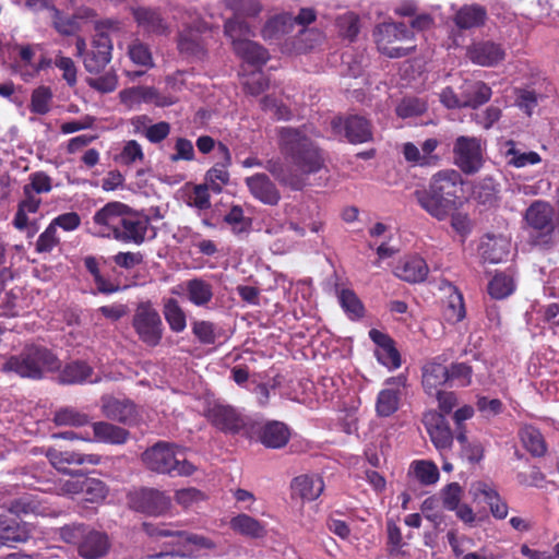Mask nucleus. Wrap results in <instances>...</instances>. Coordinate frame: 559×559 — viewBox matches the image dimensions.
Wrapping results in <instances>:
<instances>
[{
    "label": "nucleus",
    "mask_w": 559,
    "mask_h": 559,
    "mask_svg": "<svg viewBox=\"0 0 559 559\" xmlns=\"http://www.w3.org/2000/svg\"><path fill=\"white\" fill-rule=\"evenodd\" d=\"M52 92L47 86L35 88L31 97V110L38 115H45L50 110Z\"/></svg>",
    "instance_id": "nucleus-50"
},
{
    "label": "nucleus",
    "mask_w": 559,
    "mask_h": 559,
    "mask_svg": "<svg viewBox=\"0 0 559 559\" xmlns=\"http://www.w3.org/2000/svg\"><path fill=\"white\" fill-rule=\"evenodd\" d=\"M413 469L423 485H432L439 479V469L431 461H416L413 463Z\"/></svg>",
    "instance_id": "nucleus-48"
},
{
    "label": "nucleus",
    "mask_w": 559,
    "mask_h": 559,
    "mask_svg": "<svg viewBox=\"0 0 559 559\" xmlns=\"http://www.w3.org/2000/svg\"><path fill=\"white\" fill-rule=\"evenodd\" d=\"M132 325L140 340L148 346H156L162 340L163 324L152 304L141 302L135 309Z\"/></svg>",
    "instance_id": "nucleus-7"
},
{
    "label": "nucleus",
    "mask_w": 559,
    "mask_h": 559,
    "mask_svg": "<svg viewBox=\"0 0 559 559\" xmlns=\"http://www.w3.org/2000/svg\"><path fill=\"white\" fill-rule=\"evenodd\" d=\"M164 316L170 329L181 332L186 329V314L176 299H168L164 306Z\"/></svg>",
    "instance_id": "nucleus-43"
},
{
    "label": "nucleus",
    "mask_w": 559,
    "mask_h": 559,
    "mask_svg": "<svg viewBox=\"0 0 559 559\" xmlns=\"http://www.w3.org/2000/svg\"><path fill=\"white\" fill-rule=\"evenodd\" d=\"M520 437L524 448L535 456H540L546 452V444L539 430L533 426H525L520 431Z\"/></svg>",
    "instance_id": "nucleus-40"
},
{
    "label": "nucleus",
    "mask_w": 559,
    "mask_h": 559,
    "mask_svg": "<svg viewBox=\"0 0 559 559\" xmlns=\"http://www.w3.org/2000/svg\"><path fill=\"white\" fill-rule=\"evenodd\" d=\"M453 159L464 174H476L484 164L480 140L475 136H459L453 145Z\"/></svg>",
    "instance_id": "nucleus-8"
},
{
    "label": "nucleus",
    "mask_w": 559,
    "mask_h": 559,
    "mask_svg": "<svg viewBox=\"0 0 559 559\" xmlns=\"http://www.w3.org/2000/svg\"><path fill=\"white\" fill-rule=\"evenodd\" d=\"M323 39L321 32L314 28H304L299 32L297 48L299 50L312 49L316 45L320 44Z\"/></svg>",
    "instance_id": "nucleus-64"
},
{
    "label": "nucleus",
    "mask_w": 559,
    "mask_h": 559,
    "mask_svg": "<svg viewBox=\"0 0 559 559\" xmlns=\"http://www.w3.org/2000/svg\"><path fill=\"white\" fill-rule=\"evenodd\" d=\"M290 438V430L282 421L271 420L258 430L259 441L269 449L284 448Z\"/></svg>",
    "instance_id": "nucleus-19"
},
{
    "label": "nucleus",
    "mask_w": 559,
    "mask_h": 559,
    "mask_svg": "<svg viewBox=\"0 0 559 559\" xmlns=\"http://www.w3.org/2000/svg\"><path fill=\"white\" fill-rule=\"evenodd\" d=\"M336 26L343 37L353 40L359 32L358 16L353 12H346L336 19Z\"/></svg>",
    "instance_id": "nucleus-55"
},
{
    "label": "nucleus",
    "mask_w": 559,
    "mask_h": 559,
    "mask_svg": "<svg viewBox=\"0 0 559 559\" xmlns=\"http://www.w3.org/2000/svg\"><path fill=\"white\" fill-rule=\"evenodd\" d=\"M464 107L477 108L491 97V88L484 82L465 81L457 87Z\"/></svg>",
    "instance_id": "nucleus-22"
},
{
    "label": "nucleus",
    "mask_w": 559,
    "mask_h": 559,
    "mask_svg": "<svg viewBox=\"0 0 559 559\" xmlns=\"http://www.w3.org/2000/svg\"><path fill=\"white\" fill-rule=\"evenodd\" d=\"M484 261L499 263L508 255V242L502 238L488 237L480 246Z\"/></svg>",
    "instance_id": "nucleus-36"
},
{
    "label": "nucleus",
    "mask_w": 559,
    "mask_h": 559,
    "mask_svg": "<svg viewBox=\"0 0 559 559\" xmlns=\"http://www.w3.org/2000/svg\"><path fill=\"white\" fill-rule=\"evenodd\" d=\"M487 17V11L478 4L462 7L454 15V23L460 29L481 26Z\"/></svg>",
    "instance_id": "nucleus-30"
},
{
    "label": "nucleus",
    "mask_w": 559,
    "mask_h": 559,
    "mask_svg": "<svg viewBox=\"0 0 559 559\" xmlns=\"http://www.w3.org/2000/svg\"><path fill=\"white\" fill-rule=\"evenodd\" d=\"M96 441L109 444H123L129 439V431L122 427L108 421H96L92 424Z\"/></svg>",
    "instance_id": "nucleus-29"
},
{
    "label": "nucleus",
    "mask_w": 559,
    "mask_h": 559,
    "mask_svg": "<svg viewBox=\"0 0 559 559\" xmlns=\"http://www.w3.org/2000/svg\"><path fill=\"white\" fill-rule=\"evenodd\" d=\"M227 9L231 10L235 16H255L261 11L258 0H224Z\"/></svg>",
    "instance_id": "nucleus-51"
},
{
    "label": "nucleus",
    "mask_w": 559,
    "mask_h": 559,
    "mask_svg": "<svg viewBox=\"0 0 559 559\" xmlns=\"http://www.w3.org/2000/svg\"><path fill=\"white\" fill-rule=\"evenodd\" d=\"M29 538V531L15 518L0 514V544L23 543Z\"/></svg>",
    "instance_id": "nucleus-24"
},
{
    "label": "nucleus",
    "mask_w": 559,
    "mask_h": 559,
    "mask_svg": "<svg viewBox=\"0 0 559 559\" xmlns=\"http://www.w3.org/2000/svg\"><path fill=\"white\" fill-rule=\"evenodd\" d=\"M129 504L135 511L160 515L169 509L170 499L156 489L142 488L129 495Z\"/></svg>",
    "instance_id": "nucleus-10"
},
{
    "label": "nucleus",
    "mask_w": 559,
    "mask_h": 559,
    "mask_svg": "<svg viewBox=\"0 0 559 559\" xmlns=\"http://www.w3.org/2000/svg\"><path fill=\"white\" fill-rule=\"evenodd\" d=\"M169 544L173 546H186L191 544L194 545L197 549L215 548V544L210 538L198 534H190L182 530H179L177 540H171Z\"/></svg>",
    "instance_id": "nucleus-52"
},
{
    "label": "nucleus",
    "mask_w": 559,
    "mask_h": 559,
    "mask_svg": "<svg viewBox=\"0 0 559 559\" xmlns=\"http://www.w3.org/2000/svg\"><path fill=\"white\" fill-rule=\"evenodd\" d=\"M474 496L481 493L485 501L489 504L491 513L497 519H504L508 514V506L503 502L499 495L487 484L476 483L473 485Z\"/></svg>",
    "instance_id": "nucleus-35"
},
{
    "label": "nucleus",
    "mask_w": 559,
    "mask_h": 559,
    "mask_svg": "<svg viewBox=\"0 0 559 559\" xmlns=\"http://www.w3.org/2000/svg\"><path fill=\"white\" fill-rule=\"evenodd\" d=\"M423 424L437 450L451 448L454 436L443 414L436 411L427 412L424 414Z\"/></svg>",
    "instance_id": "nucleus-13"
},
{
    "label": "nucleus",
    "mask_w": 559,
    "mask_h": 559,
    "mask_svg": "<svg viewBox=\"0 0 559 559\" xmlns=\"http://www.w3.org/2000/svg\"><path fill=\"white\" fill-rule=\"evenodd\" d=\"M426 107L416 98H405L396 107V114L401 118L414 117L423 114Z\"/></svg>",
    "instance_id": "nucleus-61"
},
{
    "label": "nucleus",
    "mask_w": 559,
    "mask_h": 559,
    "mask_svg": "<svg viewBox=\"0 0 559 559\" xmlns=\"http://www.w3.org/2000/svg\"><path fill=\"white\" fill-rule=\"evenodd\" d=\"M395 274L403 281L409 283L423 282L428 274V266L424 259L413 257L403 261L395 269Z\"/></svg>",
    "instance_id": "nucleus-31"
},
{
    "label": "nucleus",
    "mask_w": 559,
    "mask_h": 559,
    "mask_svg": "<svg viewBox=\"0 0 559 559\" xmlns=\"http://www.w3.org/2000/svg\"><path fill=\"white\" fill-rule=\"evenodd\" d=\"M450 289L452 292L448 297L443 313L449 322L456 323L465 317V307L461 293L451 286Z\"/></svg>",
    "instance_id": "nucleus-44"
},
{
    "label": "nucleus",
    "mask_w": 559,
    "mask_h": 559,
    "mask_svg": "<svg viewBox=\"0 0 559 559\" xmlns=\"http://www.w3.org/2000/svg\"><path fill=\"white\" fill-rule=\"evenodd\" d=\"M400 404V391L393 388L383 389L379 392L376 411L381 417H388L394 414Z\"/></svg>",
    "instance_id": "nucleus-37"
},
{
    "label": "nucleus",
    "mask_w": 559,
    "mask_h": 559,
    "mask_svg": "<svg viewBox=\"0 0 559 559\" xmlns=\"http://www.w3.org/2000/svg\"><path fill=\"white\" fill-rule=\"evenodd\" d=\"M53 421L58 426L81 427L87 425L90 418L86 414L73 407H64L55 413Z\"/></svg>",
    "instance_id": "nucleus-45"
},
{
    "label": "nucleus",
    "mask_w": 559,
    "mask_h": 559,
    "mask_svg": "<svg viewBox=\"0 0 559 559\" xmlns=\"http://www.w3.org/2000/svg\"><path fill=\"white\" fill-rule=\"evenodd\" d=\"M102 412L107 418L122 424L131 423L135 415L134 405L130 401H120L112 396L102 397Z\"/></svg>",
    "instance_id": "nucleus-23"
},
{
    "label": "nucleus",
    "mask_w": 559,
    "mask_h": 559,
    "mask_svg": "<svg viewBox=\"0 0 559 559\" xmlns=\"http://www.w3.org/2000/svg\"><path fill=\"white\" fill-rule=\"evenodd\" d=\"M252 34L249 24L242 21L239 16H234L225 21L224 35L231 41L233 49H235L236 41H243Z\"/></svg>",
    "instance_id": "nucleus-41"
},
{
    "label": "nucleus",
    "mask_w": 559,
    "mask_h": 559,
    "mask_svg": "<svg viewBox=\"0 0 559 559\" xmlns=\"http://www.w3.org/2000/svg\"><path fill=\"white\" fill-rule=\"evenodd\" d=\"M513 290L512 281L504 274H497L488 284V292L492 298L502 299Z\"/></svg>",
    "instance_id": "nucleus-54"
},
{
    "label": "nucleus",
    "mask_w": 559,
    "mask_h": 559,
    "mask_svg": "<svg viewBox=\"0 0 559 559\" xmlns=\"http://www.w3.org/2000/svg\"><path fill=\"white\" fill-rule=\"evenodd\" d=\"M449 381V368L439 362H428L423 368V386L429 395L440 391V386Z\"/></svg>",
    "instance_id": "nucleus-27"
},
{
    "label": "nucleus",
    "mask_w": 559,
    "mask_h": 559,
    "mask_svg": "<svg viewBox=\"0 0 559 559\" xmlns=\"http://www.w3.org/2000/svg\"><path fill=\"white\" fill-rule=\"evenodd\" d=\"M87 530L83 524H68L59 528V536L63 542L78 545L79 548Z\"/></svg>",
    "instance_id": "nucleus-58"
},
{
    "label": "nucleus",
    "mask_w": 559,
    "mask_h": 559,
    "mask_svg": "<svg viewBox=\"0 0 559 559\" xmlns=\"http://www.w3.org/2000/svg\"><path fill=\"white\" fill-rule=\"evenodd\" d=\"M463 178L455 169H443L429 180L426 188L416 190L414 197L420 207L438 221H444L460 205Z\"/></svg>",
    "instance_id": "nucleus-2"
},
{
    "label": "nucleus",
    "mask_w": 559,
    "mask_h": 559,
    "mask_svg": "<svg viewBox=\"0 0 559 559\" xmlns=\"http://www.w3.org/2000/svg\"><path fill=\"white\" fill-rule=\"evenodd\" d=\"M127 53L130 60L140 67L152 68L154 60L151 48L147 44L141 41L139 38H134L128 46Z\"/></svg>",
    "instance_id": "nucleus-39"
},
{
    "label": "nucleus",
    "mask_w": 559,
    "mask_h": 559,
    "mask_svg": "<svg viewBox=\"0 0 559 559\" xmlns=\"http://www.w3.org/2000/svg\"><path fill=\"white\" fill-rule=\"evenodd\" d=\"M205 416L213 426L226 433H238L246 426L240 413L222 403L210 404Z\"/></svg>",
    "instance_id": "nucleus-11"
},
{
    "label": "nucleus",
    "mask_w": 559,
    "mask_h": 559,
    "mask_svg": "<svg viewBox=\"0 0 559 559\" xmlns=\"http://www.w3.org/2000/svg\"><path fill=\"white\" fill-rule=\"evenodd\" d=\"M177 47L179 53L190 61H202L207 56L206 43L200 27L187 26L180 31Z\"/></svg>",
    "instance_id": "nucleus-14"
},
{
    "label": "nucleus",
    "mask_w": 559,
    "mask_h": 559,
    "mask_svg": "<svg viewBox=\"0 0 559 559\" xmlns=\"http://www.w3.org/2000/svg\"><path fill=\"white\" fill-rule=\"evenodd\" d=\"M60 368V361L49 349L27 345L15 356H11L2 366L5 372H14L22 378L40 379L46 372Z\"/></svg>",
    "instance_id": "nucleus-3"
},
{
    "label": "nucleus",
    "mask_w": 559,
    "mask_h": 559,
    "mask_svg": "<svg viewBox=\"0 0 559 559\" xmlns=\"http://www.w3.org/2000/svg\"><path fill=\"white\" fill-rule=\"evenodd\" d=\"M341 306L352 318H361L364 306L356 294L350 289H343L338 296Z\"/></svg>",
    "instance_id": "nucleus-53"
},
{
    "label": "nucleus",
    "mask_w": 559,
    "mask_h": 559,
    "mask_svg": "<svg viewBox=\"0 0 559 559\" xmlns=\"http://www.w3.org/2000/svg\"><path fill=\"white\" fill-rule=\"evenodd\" d=\"M331 127L335 133L344 132L350 143H365L372 139L370 122L358 115H352L345 119L334 118L331 121Z\"/></svg>",
    "instance_id": "nucleus-12"
},
{
    "label": "nucleus",
    "mask_w": 559,
    "mask_h": 559,
    "mask_svg": "<svg viewBox=\"0 0 559 559\" xmlns=\"http://www.w3.org/2000/svg\"><path fill=\"white\" fill-rule=\"evenodd\" d=\"M230 527L242 535L253 538L262 537L265 534L263 525L247 514H240L231 519Z\"/></svg>",
    "instance_id": "nucleus-38"
},
{
    "label": "nucleus",
    "mask_w": 559,
    "mask_h": 559,
    "mask_svg": "<svg viewBox=\"0 0 559 559\" xmlns=\"http://www.w3.org/2000/svg\"><path fill=\"white\" fill-rule=\"evenodd\" d=\"M148 225V217H140L130 211L126 214L120 226L116 228L114 237L123 242L141 245L145 239Z\"/></svg>",
    "instance_id": "nucleus-15"
},
{
    "label": "nucleus",
    "mask_w": 559,
    "mask_h": 559,
    "mask_svg": "<svg viewBox=\"0 0 559 559\" xmlns=\"http://www.w3.org/2000/svg\"><path fill=\"white\" fill-rule=\"evenodd\" d=\"M246 91L251 95H259L269 87V80L262 72H252L243 82Z\"/></svg>",
    "instance_id": "nucleus-63"
},
{
    "label": "nucleus",
    "mask_w": 559,
    "mask_h": 559,
    "mask_svg": "<svg viewBox=\"0 0 559 559\" xmlns=\"http://www.w3.org/2000/svg\"><path fill=\"white\" fill-rule=\"evenodd\" d=\"M145 466L155 473L170 476H190L195 466L190 463L183 451L174 443L159 441L142 454Z\"/></svg>",
    "instance_id": "nucleus-4"
},
{
    "label": "nucleus",
    "mask_w": 559,
    "mask_h": 559,
    "mask_svg": "<svg viewBox=\"0 0 559 559\" xmlns=\"http://www.w3.org/2000/svg\"><path fill=\"white\" fill-rule=\"evenodd\" d=\"M525 221L531 228L538 233L543 242H549L551 235L556 231L554 209L549 203L533 202L525 211Z\"/></svg>",
    "instance_id": "nucleus-9"
},
{
    "label": "nucleus",
    "mask_w": 559,
    "mask_h": 559,
    "mask_svg": "<svg viewBox=\"0 0 559 559\" xmlns=\"http://www.w3.org/2000/svg\"><path fill=\"white\" fill-rule=\"evenodd\" d=\"M456 440L462 445V456L467 459L469 462H479L483 457L484 449L478 442H468L464 431H459Z\"/></svg>",
    "instance_id": "nucleus-57"
},
{
    "label": "nucleus",
    "mask_w": 559,
    "mask_h": 559,
    "mask_svg": "<svg viewBox=\"0 0 559 559\" xmlns=\"http://www.w3.org/2000/svg\"><path fill=\"white\" fill-rule=\"evenodd\" d=\"M246 185L250 193L259 201L267 205H277L281 192L267 175L261 173L246 178Z\"/></svg>",
    "instance_id": "nucleus-16"
},
{
    "label": "nucleus",
    "mask_w": 559,
    "mask_h": 559,
    "mask_svg": "<svg viewBox=\"0 0 559 559\" xmlns=\"http://www.w3.org/2000/svg\"><path fill=\"white\" fill-rule=\"evenodd\" d=\"M82 495L86 501L99 502L105 499L107 495V488L102 480L84 476Z\"/></svg>",
    "instance_id": "nucleus-49"
},
{
    "label": "nucleus",
    "mask_w": 559,
    "mask_h": 559,
    "mask_svg": "<svg viewBox=\"0 0 559 559\" xmlns=\"http://www.w3.org/2000/svg\"><path fill=\"white\" fill-rule=\"evenodd\" d=\"M92 373V368L82 361H74L64 367L59 376V380L64 384L81 383Z\"/></svg>",
    "instance_id": "nucleus-42"
},
{
    "label": "nucleus",
    "mask_w": 559,
    "mask_h": 559,
    "mask_svg": "<svg viewBox=\"0 0 559 559\" xmlns=\"http://www.w3.org/2000/svg\"><path fill=\"white\" fill-rule=\"evenodd\" d=\"M51 12L53 25L62 35L74 34L81 28L83 20L94 16V11L91 9H84L69 17L61 16L60 12L55 8H51Z\"/></svg>",
    "instance_id": "nucleus-32"
},
{
    "label": "nucleus",
    "mask_w": 559,
    "mask_h": 559,
    "mask_svg": "<svg viewBox=\"0 0 559 559\" xmlns=\"http://www.w3.org/2000/svg\"><path fill=\"white\" fill-rule=\"evenodd\" d=\"M379 51L389 58H401L414 48L413 32L403 23H383L374 34Z\"/></svg>",
    "instance_id": "nucleus-5"
},
{
    "label": "nucleus",
    "mask_w": 559,
    "mask_h": 559,
    "mask_svg": "<svg viewBox=\"0 0 559 559\" xmlns=\"http://www.w3.org/2000/svg\"><path fill=\"white\" fill-rule=\"evenodd\" d=\"M506 145L509 146L506 152V156L510 157L508 164L516 168L538 164L542 160L536 152H520L516 150L513 141H508Z\"/></svg>",
    "instance_id": "nucleus-46"
},
{
    "label": "nucleus",
    "mask_w": 559,
    "mask_h": 559,
    "mask_svg": "<svg viewBox=\"0 0 559 559\" xmlns=\"http://www.w3.org/2000/svg\"><path fill=\"white\" fill-rule=\"evenodd\" d=\"M110 28L117 29V23L105 21L95 24L96 34L93 39L92 49L83 59L84 68L90 73H100L111 60L112 44L107 33Z\"/></svg>",
    "instance_id": "nucleus-6"
},
{
    "label": "nucleus",
    "mask_w": 559,
    "mask_h": 559,
    "mask_svg": "<svg viewBox=\"0 0 559 559\" xmlns=\"http://www.w3.org/2000/svg\"><path fill=\"white\" fill-rule=\"evenodd\" d=\"M86 83L100 93H110L117 87L118 80L115 73L107 72L98 78H87Z\"/></svg>",
    "instance_id": "nucleus-60"
},
{
    "label": "nucleus",
    "mask_w": 559,
    "mask_h": 559,
    "mask_svg": "<svg viewBox=\"0 0 559 559\" xmlns=\"http://www.w3.org/2000/svg\"><path fill=\"white\" fill-rule=\"evenodd\" d=\"M229 165L216 163L205 175V181L210 189L216 193L222 191V187L229 180V173L227 170Z\"/></svg>",
    "instance_id": "nucleus-47"
},
{
    "label": "nucleus",
    "mask_w": 559,
    "mask_h": 559,
    "mask_svg": "<svg viewBox=\"0 0 559 559\" xmlns=\"http://www.w3.org/2000/svg\"><path fill=\"white\" fill-rule=\"evenodd\" d=\"M277 135L280 151L288 164L280 158H271L264 167L280 185L295 191L302 190L307 177L323 167L321 152L300 129L281 128Z\"/></svg>",
    "instance_id": "nucleus-1"
},
{
    "label": "nucleus",
    "mask_w": 559,
    "mask_h": 559,
    "mask_svg": "<svg viewBox=\"0 0 559 559\" xmlns=\"http://www.w3.org/2000/svg\"><path fill=\"white\" fill-rule=\"evenodd\" d=\"M118 159L126 165L142 160L143 152L141 145L134 140L128 141L119 154Z\"/></svg>",
    "instance_id": "nucleus-62"
},
{
    "label": "nucleus",
    "mask_w": 559,
    "mask_h": 559,
    "mask_svg": "<svg viewBox=\"0 0 559 559\" xmlns=\"http://www.w3.org/2000/svg\"><path fill=\"white\" fill-rule=\"evenodd\" d=\"M468 57L474 63L491 67L504 59L506 51L496 43L483 41L473 45L468 49Z\"/></svg>",
    "instance_id": "nucleus-20"
},
{
    "label": "nucleus",
    "mask_w": 559,
    "mask_h": 559,
    "mask_svg": "<svg viewBox=\"0 0 559 559\" xmlns=\"http://www.w3.org/2000/svg\"><path fill=\"white\" fill-rule=\"evenodd\" d=\"M294 29V19L290 14H281L270 19L263 26L261 34L269 43H278Z\"/></svg>",
    "instance_id": "nucleus-25"
},
{
    "label": "nucleus",
    "mask_w": 559,
    "mask_h": 559,
    "mask_svg": "<svg viewBox=\"0 0 559 559\" xmlns=\"http://www.w3.org/2000/svg\"><path fill=\"white\" fill-rule=\"evenodd\" d=\"M324 484L321 477L317 475H300L294 478L292 489L305 500H316L323 491Z\"/></svg>",
    "instance_id": "nucleus-28"
},
{
    "label": "nucleus",
    "mask_w": 559,
    "mask_h": 559,
    "mask_svg": "<svg viewBox=\"0 0 559 559\" xmlns=\"http://www.w3.org/2000/svg\"><path fill=\"white\" fill-rule=\"evenodd\" d=\"M234 51L237 56L251 64L260 66L269 60L267 50L249 38L243 41H236Z\"/></svg>",
    "instance_id": "nucleus-33"
},
{
    "label": "nucleus",
    "mask_w": 559,
    "mask_h": 559,
    "mask_svg": "<svg viewBox=\"0 0 559 559\" xmlns=\"http://www.w3.org/2000/svg\"><path fill=\"white\" fill-rule=\"evenodd\" d=\"M376 356L382 365L389 368H399L401 365V356L397 349L394 347L393 341L388 345L378 348L376 350Z\"/></svg>",
    "instance_id": "nucleus-59"
},
{
    "label": "nucleus",
    "mask_w": 559,
    "mask_h": 559,
    "mask_svg": "<svg viewBox=\"0 0 559 559\" xmlns=\"http://www.w3.org/2000/svg\"><path fill=\"white\" fill-rule=\"evenodd\" d=\"M186 290L188 299L195 306L205 307L213 298V288L202 278H193L187 282Z\"/></svg>",
    "instance_id": "nucleus-34"
},
{
    "label": "nucleus",
    "mask_w": 559,
    "mask_h": 559,
    "mask_svg": "<svg viewBox=\"0 0 559 559\" xmlns=\"http://www.w3.org/2000/svg\"><path fill=\"white\" fill-rule=\"evenodd\" d=\"M143 531L154 539H160L163 537H170L171 540H177L179 530L174 524H154L144 522L142 524Z\"/></svg>",
    "instance_id": "nucleus-56"
},
{
    "label": "nucleus",
    "mask_w": 559,
    "mask_h": 559,
    "mask_svg": "<svg viewBox=\"0 0 559 559\" xmlns=\"http://www.w3.org/2000/svg\"><path fill=\"white\" fill-rule=\"evenodd\" d=\"M130 211V207L123 203L110 202L96 212L94 222L98 225L106 226L114 234L116 228L120 226L126 214Z\"/></svg>",
    "instance_id": "nucleus-26"
},
{
    "label": "nucleus",
    "mask_w": 559,
    "mask_h": 559,
    "mask_svg": "<svg viewBox=\"0 0 559 559\" xmlns=\"http://www.w3.org/2000/svg\"><path fill=\"white\" fill-rule=\"evenodd\" d=\"M47 457L53 467L69 474H72V472L68 469L67 465H97L100 462V456L97 454H82L71 450L59 451L56 449H49L47 451Z\"/></svg>",
    "instance_id": "nucleus-17"
},
{
    "label": "nucleus",
    "mask_w": 559,
    "mask_h": 559,
    "mask_svg": "<svg viewBox=\"0 0 559 559\" xmlns=\"http://www.w3.org/2000/svg\"><path fill=\"white\" fill-rule=\"evenodd\" d=\"M133 17L144 32L153 35H166L169 26L157 10L140 7L133 9Z\"/></svg>",
    "instance_id": "nucleus-21"
},
{
    "label": "nucleus",
    "mask_w": 559,
    "mask_h": 559,
    "mask_svg": "<svg viewBox=\"0 0 559 559\" xmlns=\"http://www.w3.org/2000/svg\"><path fill=\"white\" fill-rule=\"evenodd\" d=\"M109 548L107 534L88 527L78 551L84 559H99L107 555Z\"/></svg>",
    "instance_id": "nucleus-18"
}]
</instances>
